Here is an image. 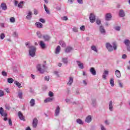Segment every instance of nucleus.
<instances>
[{
  "mask_svg": "<svg viewBox=\"0 0 130 130\" xmlns=\"http://www.w3.org/2000/svg\"><path fill=\"white\" fill-rule=\"evenodd\" d=\"M25 45L27 46L28 48H29V54L30 56H35V52H36V48L32 46H29L30 43H26Z\"/></svg>",
  "mask_w": 130,
  "mask_h": 130,
  "instance_id": "obj_1",
  "label": "nucleus"
},
{
  "mask_svg": "<svg viewBox=\"0 0 130 130\" xmlns=\"http://www.w3.org/2000/svg\"><path fill=\"white\" fill-rule=\"evenodd\" d=\"M37 69L39 71V72L41 73V74H43V73L45 72V70H46L47 67L45 64L43 65L42 68H41V65H40V64H38L37 66Z\"/></svg>",
  "mask_w": 130,
  "mask_h": 130,
  "instance_id": "obj_2",
  "label": "nucleus"
},
{
  "mask_svg": "<svg viewBox=\"0 0 130 130\" xmlns=\"http://www.w3.org/2000/svg\"><path fill=\"white\" fill-rule=\"evenodd\" d=\"M73 50H74V48L72 47L67 46L64 51L66 53H70V52L73 51Z\"/></svg>",
  "mask_w": 130,
  "mask_h": 130,
  "instance_id": "obj_3",
  "label": "nucleus"
},
{
  "mask_svg": "<svg viewBox=\"0 0 130 130\" xmlns=\"http://www.w3.org/2000/svg\"><path fill=\"white\" fill-rule=\"evenodd\" d=\"M106 46V48L108 49V50L109 51H112L113 50V47H112V45L110 44V43H107Z\"/></svg>",
  "mask_w": 130,
  "mask_h": 130,
  "instance_id": "obj_4",
  "label": "nucleus"
},
{
  "mask_svg": "<svg viewBox=\"0 0 130 130\" xmlns=\"http://www.w3.org/2000/svg\"><path fill=\"white\" fill-rule=\"evenodd\" d=\"M18 117L21 120H23V121H25V116L23 115V114L22 113V112L19 111L18 112Z\"/></svg>",
  "mask_w": 130,
  "mask_h": 130,
  "instance_id": "obj_5",
  "label": "nucleus"
},
{
  "mask_svg": "<svg viewBox=\"0 0 130 130\" xmlns=\"http://www.w3.org/2000/svg\"><path fill=\"white\" fill-rule=\"evenodd\" d=\"M38 124V120L37 119V118H35L33 119L32 121V126L34 128H36L37 127V124Z\"/></svg>",
  "mask_w": 130,
  "mask_h": 130,
  "instance_id": "obj_6",
  "label": "nucleus"
},
{
  "mask_svg": "<svg viewBox=\"0 0 130 130\" xmlns=\"http://www.w3.org/2000/svg\"><path fill=\"white\" fill-rule=\"evenodd\" d=\"M89 20L91 23H94V22H95V15H94L93 13L90 14V15L89 17Z\"/></svg>",
  "mask_w": 130,
  "mask_h": 130,
  "instance_id": "obj_7",
  "label": "nucleus"
},
{
  "mask_svg": "<svg viewBox=\"0 0 130 130\" xmlns=\"http://www.w3.org/2000/svg\"><path fill=\"white\" fill-rule=\"evenodd\" d=\"M77 63L80 69H81V70H83V69H84V64L81 62V61L77 60Z\"/></svg>",
  "mask_w": 130,
  "mask_h": 130,
  "instance_id": "obj_8",
  "label": "nucleus"
},
{
  "mask_svg": "<svg viewBox=\"0 0 130 130\" xmlns=\"http://www.w3.org/2000/svg\"><path fill=\"white\" fill-rule=\"evenodd\" d=\"M35 25L36 26V27H37V28H39V29H41V28H42V27H43V25L42 24V23L39 22H36L35 23Z\"/></svg>",
  "mask_w": 130,
  "mask_h": 130,
  "instance_id": "obj_9",
  "label": "nucleus"
},
{
  "mask_svg": "<svg viewBox=\"0 0 130 130\" xmlns=\"http://www.w3.org/2000/svg\"><path fill=\"white\" fill-rule=\"evenodd\" d=\"M90 72L93 75V76H96V70H95L94 68H90Z\"/></svg>",
  "mask_w": 130,
  "mask_h": 130,
  "instance_id": "obj_10",
  "label": "nucleus"
},
{
  "mask_svg": "<svg viewBox=\"0 0 130 130\" xmlns=\"http://www.w3.org/2000/svg\"><path fill=\"white\" fill-rule=\"evenodd\" d=\"M111 18H112V16H111V14L107 13L106 15V21H109V20H111Z\"/></svg>",
  "mask_w": 130,
  "mask_h": 130,
  "instance_id": "obj_11",
  "label": "nucleus"
},
{
  "mask_svg": "<svg viewBox=\"0 0 130 130\" xmlns=\"http://www.w3.org/2000/svg\"><path fill=\"white\" fill-rule=\"evenodd\" d=\"M115 75L117 78H120L121 77V74L120 73V71H119V70H116Z\"/></svg>",
  "mask_w": 130,
  "mask_h": 130,
  "instance_id": "obj_12",
  "label": "nucleus"
},
{
  "mask_svg": "<svg viewBox=\"0 0 130 130\" xmlns=\"http://www.w3.org/2000/svg\"><path fill=\"white\" fill-rule=\"evenodd\" d=\"M91 121H92V117H91L90 115H89L88 116H87L85 119L86 122H87L88 123H89V122H91Z\"/></svg>",
  "mask_w": 130,
  "mask_h": 130,
  "instance_id": "obj_13",
  "label": "nucleus"
},
{
  "mask_svg": "<svg viewBox=\"0 0 130 130\" xmlns=\"http://www.w3.org/2000/svg\"><path fill=\"white\" fill-rule=\"evenodd\" d=\"M59 110H60V108L59 106H57L55 111L56 116L59 114Z\"/></svg>",
  "mask_w": 130,
  "mask_h": 130,
  "instance_id": "obj_14",
  "label": "nucleus"
},
{
  "mask_svg": "<svg viewBox=\"0 0 130 130\" xmlns=\"http://www.w3.org/2000/svg\"><path fill=\"white\" fill-rule=\"evenodd\" d=\"M1 8L3 11H6L7 10V4L5 3H2L1 4Z\"/></svg>",
  "mask_w": 130,
  "mask_h": 130,
  "instance_id": "obj_15",
  "label": "nucleus"
},
{
  "mask_svg": "<svg viewBox=\"0 0 130 130\" xmlns=\"http://www.w3.org/2000/svg\"><path fill=\"white\" fill-rule=\"evenodd\" d=\"M40 46L42 49H44V48H45V43H44L42 41H40Z\"/></svg>",
  "mask_w": 130,
  "mask_h": 130,
  "instance_id": "obj_16",
  "label": "nucleus"
},
{
  "mask_svg": "<svg viewBox=\"0 0 130 130\" xmlns=\"http://www.w3.org/2000/svg\"><path fill=\"white\" fill-rule=\"evenodd\" d=\"M100 31L102 34H105V29H104V27L103 26H101L100 27Z\"/></svg>",
  "mask_w": 130,
  "mask_h": 130,
  "instance_id": "obj_17",
  "label": "nucleus"
},
{
  "mask_svg": "<svg viewBox=\"0 0 130 130\" xmlns=\"http://www.w3.org/2000/svg\"><path fill=\"white\" fill-rule=\"evenodd\" d=\"M27 20H30L32 18V12L29 11L27 16L26 17Z\"/></svg>",
  "mask_w": 130,
  "mask_h": 130,
  "instance_id": "obj_18",
  "label": "nucleus"
},
{
  "mask_svg": "<svg viewBox=\"0 0 130 130\" xmlns=\"http://www.w3.org/2000/svg\"><path fill=\"white\" fill-rule=\"evenodd\" d=\"M73 81H74V80L73 79V77H70L69 81L67 83L68 86H71V85H72V84H73Z\"/></svg>",
  "mask_w": 130,
  "mask_h": 130,
  "instance_id": "obj_19",
  "label": "nucleus"
},
{
  "mask_svg": "<svg viewBox=\"0 0 130 130\" xmlns=\"http://www.w3.org/2000/svg\"><path fill=\"white\" fill-rule=\"evenodd\" d=\"M59 44H60L62 47H66V46H67L66 43H64V42L63 41H60L59 42Z\"/></svg>",
  "mask_w": 130,
  "mask_h": 130,
  "instance_id": "obj_20",
  "label": "nucleus"
},
{
  "mask_svg": "<svg viewBox=\"0 0 130 130\" xmlns=\"http://www.w3.org/2000/svg\"><path fill=\"white\" fill-rule=\"evenodd\" d=\"M29 103L30 104V106L31 107H33L35 105V100L34 99H31L30 101L29 102Z\"/></svg>",
  "mask_w": 130,
  "mask_h": 130,
  "instance_id": "obj_21",
  "label": "nucleus"
},
{
  "mask_svg": "<svg viewBox=\"0 0 130 130\" xmlns=\"http://www.w3.org/2000/svg\"><path fill=\"white\" fill-rule=\"evenodd\" d=\"M53 100V99L51 98H48L46 99L44 101L45 103H47L48 102H51Z\"/></svg>",
  "mask_w": 130,
  "mask_h": 130,
  "instance_id": "obj_22",
  "label": "nucleus"
},
{
  "mask_svg": "<svg viewBox=\"0 0 130 130\" xmlns=\"http://www.w3.org/2000/svg\"><path fill=\"white\" fill-rule=\"evenodd\" d=\"M119 17H124V12L123 10H120L119 12Z\"/></svg>",
  "mask_w": 130,
  "mask_h": 130,
  "instance_id": "obj_23",
  "label": "nucleus"
},
{
  "mask_svg": "<svg viewBox=\"0 0 130 130\" xmlns=\"http://www.w3.org/2000/svg\"><path fill=\"white\" fill-rule=\"evenodd\" d=\"M60 52V46H57L56 49H55V53L56 54H58V53Z\"/></svg>",
  "mask_w": 130,
  "mask_h": 130,
  "instance_id": "obj_24",
  "label": "nucleus"
},
{
  "mask_svg": "<svg viewBox=\"0 0 130 130\" xmlns=\"http://www.w3.org/2000/svg\"><path fill=\"white\" fill-rule=\"evenodd\" d=\"M43 38H44L45 41H48V40H49V39H50V37L48 35L44 36Z\"/></svg>",
  "mask_w": 130,
  "mask_h": 130,
  "instance_id": "obj_25",
  "label": "nucleus"
},
{
  "mask_svg": "<svg viewBox=\"0 0 130 130\" xmlns=\"http://www.w3.org/2000/svg\"><path fill=\"white\" fill-rule=\"evenodd\" d=\"M124 43L125 45H126V46H128L130 44V41L128 40H125L124 41Z\"/></svg>",
  "mask_w": 130,
  "mask_h": 130,
  "instance_id": "obj_26",
  "label": "nucleus"
},
{
  "mask_svg": "<svg viewBox=\"0 0 130 130\" xmlns=\"http://www.w3.org/2000/svg\"><path fill=\"white\" fill-rule=\"evenodd\" d=\"M109 108L111 111H112V108H113V106H112V101H111L110 102L109 105Z\"/></svg>",
  "mask_w": 130,
  "mask_h": 130,
  "instance_id": "obj_27",
  "label": "nucleus"
},
{
  "mask_svg": "<svg viewBox=\"0 0 130 130\" xmlns=\"http://www.w3.org/2000/svg\"><path fill=\"white\" fill-rule=\"evenodd\" d=\"M110 84L111 87H114V80L112 78L110 79Z\"/></svg>",
  "mask_w": 130,
  "mask_h": 130,
  "instance_id": "obj_28",
  "label": "nucleus"
},
{
  "mask_svg": "<svg viewBox=\"0 0 130 130\" xmlns=\"http://www.w3.org/2000/svg\"><path fill=\"white\" fill-rule=\"evenodd\" d=\"M14 84H15V85H16V86L18 87V88H22V86H21V83H20L18 81H15L14 82Z\"/></svg>",
  "mask_w": 130,
  "mask_h": 130,
  "instance_id": "obj_29",
  "label": "nucleus"
},
{
  "mask_svg": "<svg viewBox=\"0 0 130 130\" xmlns=\"http://www.w3.org/2000/svg\"><path fill=\"white\" fill-rule=\"evenodd\" d=\"M23 6H24V2L23 1L19 3L18 5V8H23Z\"/></svg>",
  "mask_w": 130,
  "mask_h": 130,
  "instance_id": "obj_30",
  "label": "nucleus"
},
{
  "mask_svg": "<svg viewBox=\"0 0 130 130\" xmlns=\"http://www.w3.org/2000/svg\"><path fill=\"white\" fill-rule=\"evenodd\" d=\"M44 9L47 14H48L49 15V14H50V12H49V10H48V8H47V7H46V6H45V5H44Z\"/></svg>",
  "mask_w": 130,
  "mask_h": 130,
  "instance_id": "obj_31",
  "label": "nucleus"
},
{
  "mask_svg": "<svg viewBox=\"0 0 130 130\" xmlns=\"http://www.w3.org/2000/svg\"><path fill=\"white\" fill-rule=\"evenodd\" d=\"M7 81L9 84H12V83H14V79H13V78H8Z\"/></svg>",
  "mask_w": 130,
  "mask_h": 130,
  "instance_id": "obj_32",
  "label": "nucleus"
},
{
  "mask_svg": "<svg viewBox=\"0 0 130 130\" xmlns=\"http://www.w3.org/2000/svg\"><path fill=\"white\" fill-rule=\"evenodd\" d=\"M91 49H92V50H93V51H95V52H98V50H97V48H96V46H91Z\"/></svg>",
  "mask_w": 130,
  "mask_h": 130,
  "instance_id": "obj_33",
  "label": "nucleus"
},
{
  "mask_svg": "<svg viewBox=\"0 0 130 130\" xmlns=\"http://www.w3.org/2000/svg\"><path fill=\"white\" fill-rule=\"evenodd\" d=\"M62 61L63 63H68V58H62Z\"/></svg>",
  "mask_w": 130,
  "mask_h": 130,
  "instance_id": "obj_34",
  "label": "nucleus"
},
{
  "mask_svg": "<svg viewBox=\"0 0 130 130\" xmlns=\"http://www.w3.org/2000/svg\"><path fill=\"white\" fill-rule=\"evenodd\" d=\"M77 123H79V124H83V121H82V120H81V119H77Z\"/></svg>",
  "mask_w": 130,
  "mask_h": 130,
  "instance_id": "obj_35",
  "label": "nucleus"
},
{
  "mask_svg": "<svg viewBox=\"0 0 130 130\" xmlns=\"http://www.w3.org/2000/svg\"><path fill=\"white\" fill-rule=\"evenodd\" d=\"M10 21L11 23H15V22H16V19L14 17H11L10 19Z\"/></svg>",
  "mask_w": 130,
  "mask_h": 130,
  "instance_id": "obj_36",
  "label": "nucleus"
},
{
  "mask_svg": "<svg viewBox=\"0 0 130 130\" xmlns=\"http://www.w3.org/2000/svg\"><path fill=\"white\" fill-rule=\"evenodd\" d=\"M113 48H114V50H116L117 48V46L116 45V43H113L112 44Z\"/></svg>",
  "mask_w": 130,
  "mask_h": 130,
  "instance_id": "obj_37",
  "label": "nucleus"
},
{
  "mask_svg": "<svg viewBox=\"0 0 130 130\" xmlns=\"http://www.w3.org/2000/svg\"><path fill=\"white\" fill-rule=\"evenodd\" d=\"M37 35L38 36L39 38H41L42 37V35H41L40 31H38L37 32Z\"/></svg>",
  "mask_w": 130,
  "mask_h": 130,
  "instance_id": "obj_38",
  "label": "nucleus"
},
{
  "mask_svg": "<svg viewBox=\"0 0 130 130\" xmlns=\"http://www.w3.org/2000/svg\"><path fill=\"white\" fill-rule=\"evenodd\" d=\"M22 96H23V93H22V92H18L19 98H20V99H22Z\"/></svg>",
  "mask_w": 130,
  "mask_h": 130,
  "instance_id": "obj_39",
  "label": "nucleus"
},
{
  "mask_svg": "<svg viewBox=\"0 0 130 130\" xmlns=\"http://www.w3.org/2000/svg\"><path fill=\"white\" fill-rule=\"evenodd\" d=\"M5 95V92L3 90H0V97H3Z\"/></svg>",
  "mask_w": 130,
  "mask_h": 130,
  "instance_id": "obj_40",
  "label": "nucleus"
},
{
  "mask_svg": "<svg viewBox=\"0 0 130 130\" xmlns=\"http://www.w3.org/2000/svg\"><path fill=\"white\" fill-rule=\"evenodd\" d=\"M2 75L4 76V77H7V76H8V74L5 71H3Z\"/></svg>",
  "mask_w": 130,
  "mask_h": 130,
  "instance_id": "obj_41",
  "label": "nucleus"
},
{
  "mask_svg": "<svg viewBox=\"0 0 130 130\" xmlns=\"http://www.w3.org/2000/svg\"><path fill=\"white\" fill-rule=\"evenodd\" d=\"M1 115H2V116H4L5 117H7V116H8V114H7L6 112H3L1 114Z\"/></svg>",
  "mask_w": 130,
  "mask_h": 130,
  "instance_id": "obj_42",
  "label": "nucleus"
},
{
  "mask_svg": "<svg viewBox=\"0 0 130 130\" xmlns=\"http://www.w3.org/2000/svg\"><path fill=\"white\" fill-rule=\"evenodd\" d=\"M5 37H6V36L4 34H1V35L0 36L1 39H4V38H5Z\"/></svg>",
  "mask_w": 130,
  "mask_h": 130,
  "instance_id": "obj_43",
  "label": "nucleus"
},
{
  "mask_svg": "<svg viewBox=\"0 0 130 130\" xmlns=\"http://www.w3.org/2000/svg\"><path fill=\"white\" fill-rule=\"evenodd\" d=\"M86 29V28L85 27V26L82 25L81 26V27H80V30H81V31H85V29Z\"/></svg>",
  "mask_w": 130,
  "mask_h": 130,
  "instance_id": "obj_44",
  "label": "nucleus"
},
{
  "mask_svg": "<svg viewBox=\"0 0 130 130\" xmlns=\"http://www.w3.org/2000/svg\"><path fill=\"white\" fill-rule=\"evenodd\" d=\"M49 97H53V92H52L51 91H49Z\"/></svg>",
  "mask_w": 130,
  "mask_h": 130,
  "instance_id": "obj_45",
  "label": "nucleus"
},
{
  "mask_svg": "<svg viewBox=\"0 0 130 130\" xmlns=\"http://www.w3.org/2000/svg\"><path fill=\"white\" fill-rule=\"evenodd\" d=\"M96 23L98 25H100L101 24V20H96Z\"/></svg>",
  "mask_w": 130,
  "mask_h": 130,
  "instance_id": "obj_46",
  "label": "nucleus"
},
{
  "mask_svg": "<svg viewBox=\"0 0 130 130\" xmlns=\"http://www.w3.org/2000/svg\"><path fill=\"white\" fill-rule=\"evenodd\" d=\"M40 21L42 23H43V24H44V23H45V20H44V19H43V18L40 19Z\"/></svg>",
  "mask_w": 130,
  "mask_h": 130,
  "instance_id": "obj_47",
  "label": "nucleus"
},
{
  "mask_svg": "<svg viewBox=\"0 0 130 130\" xmlns=\"http://www.w3.org/2000/svg\"><path fill=\"white\" fill-rule=\"evenodd\" d=\"M9 125L12 126V125H13V123L12 122V120L11 119H9Z\"/></svg>",
  "mask_w": 130,
  "mask_h": 130,
  "instance_id": "obj_48",
  "label": "nucleus"
},
{
  "mask_svg": "<svg viewBox=\"0 0 130 130\" xmlns=\"http://www.w3.org/2000/svg\"><path fill=\"white\" fill-rule=\"evenodd\" d=\"M6 109H7L8 110H10L11 109V107H10V106L6 105L5 106Z\"/></svg>",
  "mask_w": 130,
  "mask_h": 130,
  "instance_id": "obj_49",
  "label": "nucleus"
},
{
  "mask_svg": "<svg viewBox=\"0 0 130 130\" xmlns=\"http://www.w3.org/2000/svg\"><path fill=\"white\" fill-rule=\"evenodd\" d=\"M108 74H109V72L107 70H105L104 72V75H108Z\"/></svg>",
  "mask_w": 130,
  "mask_h": 130,
  "instance_id": "obj_50",
  "label": "nucleus"
},
{
  "mask_svg": "<svg viewBox=\"0 0 130 130\" xmlns=\"http://www.w3.org/2000/svg\"><path fill=\"white\" fill-rule=\"evenodd\" d=\"M115 30H116L117 31H120V27L119 26H116L115 28Z\"/></svg>",
  "mask_w": 130,
  "mask_h": 130,
  "instance_id": "obj_51",
  "label": "nucleus"
},
{
  "mask_svg": "<svg viewBox=\"0 0 130 130\" xmlns=\"http://www.w3.org/2000/svg\"><path fill=\"white\" fill-rule=\"evenodd\" d=\"M73 31L74 32H78V28L77 27H74L73 28Z\"/></svg>",
  "mask_w": 130,
  "mask_h": 130,
  "instance_id": "obj_52",
  "label": "nucleus"
},
{
  "mask_svg": "<svg viewBox=\"0 0 130 130\" xmlns=\"http://www.w3.org/2000/svg\"><path fill=\"white\" fill-rule=\"evenodd\" d=\"M4 112V109L2 107L0 108V114H2Z\"/></svg>",
  "mask_w": 130,
  "mask_h": 130,
  "instance_id": "obj_53",
  "label": "nucleus"
},
{
  "mask_svg": "<svg viewBox=\"0 0 130 130\" xmlns=\"http://www.w3.org/2000/svg\"><path fill=\"white\" fill-rule=\"evenodd\" d=\"M45 80L47 81V82H48V81H49V77H48L47 76H46L45 77Z\"/></svg>",
  "mask_w": 130,
  "mask_h": 130,
  "instance_id": "obj_54",
  "label": "nucleus"
},
{
  "mask_svg": "<svg viewBox=\"0 0 130 130\" xmlns=\"http://www.w3.org/2000/svg\"><path fill=\"white\" fill-rule=\"evenodd\" d=\"M126 57H127V56L125 54H123L122 56V58L124 59L126 58Z\"/></svg>",
  "mask_w": 130,
  "mask_h": 130,
  "instance_id": "obj_55",
  "label": "nucleus"
},
{
  "mask_svg": "<svg viewBox=\"0 0 130 130\" xmlns=\"http://www.w3.org/2000/svg\"><path fill=\"white\" fill-rule=\"evenodd\" d=\"M62 20H63L64 21H67L68 17L67 16H64L62 18Z\"/></svg>",
  "mask_w": 130,
  "mask_h": 130,
  "instance_id": "obj_56",
  "label": "nucleus"
},
{
  "mask_svg": "<svg viewBox=\"0 0 130 130\" xmlns=\"http://www.w3.org/2000/svg\"><path fill=\"white\" fill-rule=\"evenodd\" d=\"M119 86L121 88H122V87H123L122 83H121V82H120V81L119 82Z\"/></svg>",
  "mask_w": 130,
  "mask_h": 130,
  "instance_id": "obj_57",
  "label": "nucleus"
},
{
  "mask_svg": "<svg viewBox=\"0 0 130 130\" xmlns=\"http://www.w3.org/2000/svg\"><path fill=\"white\" fill-rule=\"evenodd\" d=\"M37 14H38V11L37 10H36V9H35L34 10V14L37 15Z\"/></svg>",
  "mask_w": 130,
  "mask_h": 130,
  "instance_id": "obj_58",
  "label": "nucleus"
},
{
  "mask_svg": "<svg viewBox=\"0 0 130 130\" xmlns=\"http://www.w3.org/2000/svg\"><path fill=\"white\" fill-rule=\"evenodd\" d=\"M5 91H6V92H7V93H10V89H9V88L5 89Z\"/></svg>",
  "mask_w": 130,
  "mask_h": 130,
  "instance_id": "obj_59",
  "label": "nucleus"
},
{
  "mask_svg": "<svg viewBox=\"0 0 130 130\" xmlns=\"http://www.w3.org/2000/svg\"><path fill=\"white\" fill-rule=\"evenodd\" d=\"M18 2L17 1H15V3H14V5H15V6H18Z\"/></svg>",
  "mask_w": 130,
  "mask_h": 130,
  "instance_id": "obj_60",
  "label": "nucleus"
},
{
  "mask_svg": "<svg viewBox=\"0 0 130 130\" xmlns=\"http://www.w3.org/2000/svg\"><path fill=\"white\" fill-rule=\"evenodd\" d=\"M77 2L79 4H83V0H77Z\"/></svg>",
  "mask_w": 130,
  "mask_h": 130,
  "instance_id": "obj_61",
  "label": "nucleus"
},
{
  "mask_svg": "<svg viewBox=\"0 0 130 130\" xmlns=\"http://www.w3.org/2000/svg\"><path fill=\"white\" fill-rule=\"evenodd\" d=\"M103 79L106 80V75L105 74L103 75Z\"/></svg>",
  "mask_w": 130,
  "mask_h": 130,
  "instance_id": "obj_62",
  "label": "nucleus"
},
{
  "mask_svg": "<svg viewBox=\"0 0 130 130\" xmlns=\"http://www.w3.org/2000/svg\"><path fill=\"white\" fill-rule=\"evenodd\" d=\"M101 129L102 130H106V129H105V127H104V126H103V125H101Z\"/></svg>",
  "mask_w": 130,
  "mask_h": 130,
  "instance_id": "obj_63",
  "label": "nucleus"
},
{
  "mask_svg": "<svg viewBox=\"0 0 130 130\" xmlns=\"http://www.w3.org/2000/svg\"><path fill=\"white\" fill-rule=\"evenodd\" d=\"M127 50L128 51H130V46H127Z\"/></svg>",
  "mask_w": 130,
  "mask_h": 130,
  "instance_id": "obj_64",
  "label": "nucleus"
}]
</instances>
